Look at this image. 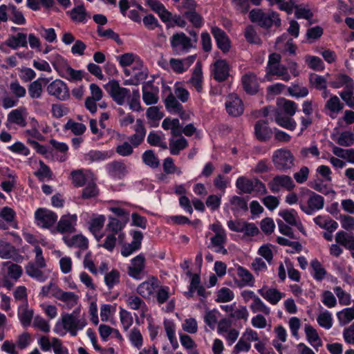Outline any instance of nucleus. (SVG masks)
<instances>
[{
	"label": "nucleus",
	"instance_id": "63",
	"mask_svg": "<svg viewBox=\"0 0 354 354\" xmlns=\"http://www.w3.org/2000/svg\"><path fill=\"white\" fill-rule=\"evenodd\" d=\"M309 172L308 167L303 166L293 174V177L297 183L302 184L308 180Z\"/></svg>",
	"mask_w": 354,
	"mask_h": 354
},
{
	"label": "nucleus",
	"instance_id": "55",
	"mask_svg": "<svg viewBox=\"0 0 354 354\" xmlns=\"http://www.w3.org/2000/svg\"><path fill=\"white\" fill-rule=\"evenodd\" d=\"M108 158L107 152L100 151H90L84 155V159L90 162L104 160Z\"/></svg>",
	"mask_w": 354,
	"mask_h": 354
},
{
	"label": "nucleus",
	"instance_id": "45",
	"mask_svg": "<svg viewBox=\"0 0 354 354\" xmlns=\"http://www.w3.org/2000/svg\"><path fill=\"white\" fill-rule=\"evenodd\" d=\"M78 298V296L73 292L62 291L58 299L64 302L68 308H71L77 304Z\"/></svg>",
	"mask_w": 354,
	"mask_h": 354
},
{
	"label": "nucleus",
	"instance_id": "64",
	"mask_svg": "<svg viewBox=\"0 0 354 354\" xmlns=\"http://www.w3.org/2000/svg\"><path fill=\"white\" fill-rule=\"evenodd\" d=\"M10 89L12 93L17 98H21L26 95V88L20 85L18 81H15L10 83Z\"/></svg>",
	"mask_w": 354,
	"mask_h": 354
},
{
	"label": "nucleus",
	"instance_id": "14",
	"mask_svg": "<svg viewBox=\"0 0 354 354\" xmlns=\"http://www.w3.org/2000/svg\"><path fill=\"white\" fill-rule=\"evenodd\" d=\"M212 34L216 40L217 47L223 53L229 52L231 48V42L226 32L221 28L215 26L212 28Z\"/></svg>",
	"mask_w": 354,
	"mask_h": 354
},
{
	"label": "nucleus",
	"instance_id": "35",
	"mask_svg": "<svg viewBox=\"0 0 354 354\" xmlns=\"http://www.w3.org/2000/svg\"><path fill=\"white\" fill-rule=\"evenodd\" d=\"M317 322L320 327L326 330L330 329L333 324L332 313L327 310L321 311L317 317Z\"/></svg>",
	"mask_w": 354,
	"mask_h": 354
},
{
	"label": "nucleus",
	"instance_id": "31",
	"mask_svg": "<svg viewBox=\"0 0 354 354\" xmlns=\"http://www.w3.org/2000/svg\"><path fill=\"white\" fill-rule=\"evenodd\" d=\"M109 174L113 177L121 178L126 174V166L120 161H113L107 165Z\"/></svg>",
	"mask_w": 354,
	"mask_h": 354
},
{
	"label": "nucleus",
	"instance_id": "21",
	"mask_svg": "<svg viewBox=\"0 0 354 354\" xmlns=\"http://www.w3.org/2000/svg\"><path fill=\"white\" fill-rule=\"evenodd\" d=\"M126 303L129 308L140 310L141 317H145L148 308L143 299L136 295H131L127 296Z\"/></svg>",
	"mask_w": 354,
	"mask_h": 354
},
{
	"label": "nucleus",
	"instance_id": "13",
	"mask_svg": "<svg viewBox=\"0 0 354 354\" xmlns=\"http://www.w3.org/2000/svg\"><path fill=\"white\" fill-rule=\"evenodd\" d=\"M260 295L271 305H277L281 299L285 297V293L275 288L267 286H263L258 290Z\"/></svg>",
	"mask_w": 354,
	"mask_h": 354
},
{
	"label": "nucleus",
	"instance_id": "59",
	"mask_svg": "<svg viewBox=\"0 0 354 354\" xmlns=\"http://www.w3.org/2000/svg\"><path fill=\"white\" fill-rule=\"evenodd\" d=\"M322 301L324 306L329 308L335 307L337 304L335 295L329 290H325L322 293Z\"/></svg>",
	"mask_w": 354,
	"mask_h": 354
},
{
	"label": "nucleus",
	"instance_id": "24",
	"mask_svg": "<svg viewBox=\"0 0 354 354\" xmlns=\"http://www.w3.org/2000/svg\"><path fill=\"white\" fill-rule=\"evenodd\" d=\"M314 222L319 227L333 232L338 227V223L328 216L319 215L313 218Z\"/></svg>",
	"mask_w": 354,
	"mask_h": 354
},
{
	"label": "nucleus",
	"instance_id": "3",
	"mask_svg": "<svg viewBox=\"0 0 354 354\" xmlns=\"http://www.w3.org/2000/svg\"><path fill=\"white\" fill-rule=\"evenodd\" d=\"M249 18L252 22L265 28H270L272 25L279 27L281 24L279 14L274 11L266 13L261 9H253L249 13Z\"/></svg>",
	"mask_w": 354,
	"mask_h": 354
},
{
	"label": "nucleus",
	"instance_id": "32",
	"mask_svg": "<svg viewBox=\"0 0 354 354\" xmlns=\"http://www.w3.org/2000/svg\"><path fill=\"white\" fill-rule=\"evenodd\" d=\"M42 81L46 83L48 82L46 79H37L28 85V91L30 98L39 99L41 97L43 93Z\"/></svg>",
	"mask_w": 354,
	"mask_h": 354
},
{
	"label": "nucleus",
	"instance_id": "53",
	"mask_svg": "<svg viewBox=\"0 0 354 354\" xmlns=\"http://www.w3.org/2000/svg\"><path fill=\"white\" fill-rule=\"evenodd\" d=\"M120 272L117 270H112L107 273L104 277V281L109 289L119 283L120 282Z\"/></svg>",
	"mask_w": 354,
	"mask_h": 354
},
{
	"label": "nucleus",
	"instance_id": "57",
	"mask_svg": "<svg viewBox=\"0 0 354 354\" xmlns=\"http://www.w3.org/2000/svg\"><path fill=\"white\" fill-rule=\"evenodd\" d=\"M336 142L339 145L349 147L354 142V135L351 131H344L340 134Z\"/></svg>",
	"mask_w": 354,
	"mask_h": 354
},
{
	"label": "nucleus",
	"instance_id": "25",
	"mask_svg": "<svg viewBox=\"0 0 354 354\" xmlns=\"http://www.w3.org/2000/svg\"><path fill=\"white\" fill-rule=\"evenodd\" d=\"M5 44L15 50L19 46L27 47V35L23 32H19L16 35H10L6 40Z\"/></svg>",
	"mask_w": 354,
	"mask_h": 354
},
{
	"label": "nucleus",
	"instance_id": "52",
	"mask_svg": "<svg viewBox=\"0 0 354 354\" xmlns=\"http://www.w3.org/2000/svg\"><path fill=\"white\" fill-rule=\"evenodd\" d=\"M33 317V310L27 308V304L23 307L21 312L19 313V318L24 327L30 326Z\"/></svg>",
	"mask_w": 354,
	"mask_h": 354
},
{
	"label": "nucleus",
	"instance_id": "18",
	"mask_svg": "<svg viewBox=\"0 0 354 354\" xmlns=\"http://www.w3.org/2000/svg\"><path fill=\"white\" fill-rule=\"evenodd\" d=\"M279 215L289 225L295 226L301 232H304V227L298 216L297 212L293 209L281 210Z\"/></svg>",
	"mask_w": 354,
	"mask_h": 354
},
{
	"label": "nucleus",
	"instance_id": "7",
	"mask_svg": "<svg viewBox=\"0 0 354 354\" xmlns=\"http://www.w3.org/2000/svg\"><path fill=\"white\" fill-rule=\"evenodd\" d=\"M79 309H75L71 314H64L62 316V322L65 330L68 331L72 336L77 335V331L82 330L86 324L84 319H80Z\"/></svg>",
	"mask_w": 354,
	"mask_h": 354
},
{
	"label": "nucleus",
	"instance_id": "58",
	"mask_svg": "<svg viewBox=\"0 0 354 354\" xmlns=\"http://www.w3.org/2000/svg\"><path fill=\"white\" fill-rule=\"evenodd\" d=\"M330 85L335 88L345 86V89H346L348 86H353V80L348 76L341 75L337 77L336 81L332 82Z\"/></svg>",
	"mask_w": 354,
	"mask_h": 354
},
{
	"label": "nucleus",
	"instance_id": "60",
	"mask_svg": "<svg viewBox=\"0 0 354 354\" xmlns=\"http://www.w3.org/2000/svg\"><path fill=\"white\" fill-rule=\"evenodd\" d=\"M120 318L124 330H127L133 324V317L131 313L123 308H120Z\"/></svg>",
	"mask_w": 354,
	"mask_h": 354
},
{
	"label": "nucleus",
	"instance_id": "33",
	"mask_svg": "<svg viewBox=\"0 0 354 354\" xmlns=\"http://www.w3.org/2000/svg\"><path fill=\"white\" fill-rule=\"evenodd\" d=\"M312 275L317 281H322L326 276L327 272L322 264L317 259H313L310 263Z\"/></svg>",
	"mask_w": 354,
	"mask_h": 354
},
{
	"label": "nucleus",
	"instance_id": "6",
	"mask_svg": "<svg viewBox=\"0 0 354 354\" xmlns=\"http://www.w3.org/2000/svg\"><path fill=\"white\" fill-rule=\"evenodd\" d=\"M170 43L173 52L178 55H184L195 48L191 37L183 32L174 33L170 38Z\"/></svg>",
	"mask_w": 354,
	"mask_h": 354
},
{
	"label": "nucleus",
	"instance_id": "16",
	"mask_svg": "<svg viewBox=\"0 0 354 354\" xmlns=\"http://www.w3.org/2000/svg\"><path fill=\"white\" fill-rule=\"evenodd\" d=\"M133 241L131 243H126L122 246L121 254L124 257L131 255L133 252L139 250L143 239V234L140 231L133 230L131 232Z\"/></svg>",
	"mask_w": 354,
	"mask_h": 354
},
{
	"label": "nucleus",
	"instance_id": "44",
	"mask_svg": "<svg viewBox=\"0 0 354 354\" xmlns=\"http://www.w3.org/2000/svg\"><path fill=\"white\" fill-rule=\"evenodd\" d=\"M129 339L131 344L137 349L140 350L142 348L143 337L138 328L134 327L131 330L129 334Z\"/></svg>",
	"mask_w": 354,
	"mask_h": 354
},
{
	"label": "nucleus",
	"instance_id": "8",
	"mask_svg": "<svg viewBox=\"0 0 354 354\" xmlns=\"http://www.w3.org/2000/svg\"><path fill=\"white\" fill-rule=\"evenodd\" d=\"M104 87L113 100L118 105H123L126 98L130 95L129 89L120 86L119 82L115 80L109 81Z\"/></svg>",
	"mask_w": 354,
	"mask_h": 354
},
{
	"label": "nucleus",
	"instance_id": "36",
	"mask_svg": "<svg viewBox=\"0 0 354 354\" xmlns=\"http://www.w3.org/2000/svg\"><path fill=\"white\" fill-rule=\"evenodd\" d=\"M337 317L340 326L348 324L354 319V308H346L337 312Z\"/></svg>",
	"mask_w": 354,
	"mask_h": 354
},
{
	"label": "nucleus",
	"instance_id": "30",
	"mask_svg": "<svg viewBox=\"0 0 354 354\" xmlns=\"http://www.w3.org/2000/svg\"><path fill=\"white\" fill-rule=\"evenodd\" d=\"M255 135L260 140H266L270 138L272 134V130L267 123L263 121H258L254 127Z\"/></svg>",
	"mask_w": 354,
	"mask_h": 354
},
{
	"label": "nucleus",
	"instance_id": "48",
	"mask_svg": "<svg viewBox=\"0 0 354 354\" xmlns=\"http://www.w3.org/2000/svg\"><path fill=\"white\" fill-rule=\"evenodd\" d=\"M333 291L341 305L348 306L351 304V296L348 292L344 291L340 286H335L333 288Z\"/></svg>",
	"mask_w": 354,
	"mask_h": 354
},
{
	"label": "nucleus",
	"instance_id": "23",
	"mask_svg": "<svg viewBox=\"0 0 354 354\" xmlns=\"http://www.w3.org/2000/svg\"><path fill=\"white\" fill-rule=\"evenodd\" d=\"M26 113V109L25 107H19L18 109L11 111L8 115V121L12 124H18L20 127H24L26 126L24 114Z\"/></svg>",
	"mask_w": 354,
	"mask_h": 354
},
{
	"label": "nucleus",
	"instance_id": "22",
	"mask_svg": "<svg viewBox=\"0 0 354 354\" xmlns=\"http://www.w3.org/2000/svg\"><path fill=\"white\" fill-rule=\"evenodd\" d=\"M335 241L345 248L351 250L354 257V236L348 234L344 231H339L335 235Z\"/></svg>",
	"mask_w": 354,
	"mask_h": 354
},
{
	"label": "nucleus",
	"instance_id": "43",
	"mask_svg": "<svg viewBox=\"0 0 354 354\" xmlns=\"http://www.w3.org/2000/svg\"><path fill=\"white\" fill-rule=\"evenodd\" d=\"M86 15V11L83 4L75 7L70 11L71 18L74 21L84 22Z\"/></svg>",
	"mask_w": 354,
	"mask_h": 354
},
{
	"label": "nucleus",
	"instance_id": "56",
	"mask_svg": "<svg viewBox=\"0 0 354 354\" xmlns=\"http://www.w3.org/2000/svg\"><path fill=\"white\" fill-rule=\"evenodd\" d=\"M305 62L313 70L321 71L324 68L323 62L318 57L306 55L305 57Z\"/></svg>",
	"mask_w": 354,
	"mask_h": 354
},
{
	"label": "nucleus",
	"instance_id": "1",
	"mask_svg": "<svg viewBox=\"0 0 354 354\" xmlns=\"http://www.w3.org/2000/svg\"><path fill=\"white\" fill-rule=\"evenodd\" d=\"M277 109L272 111L274 112L275 122L281 127L293 131L297 127V122L292 118L298 109L297 104L291 100L283 97H279L277 100ZM266 115L269 114L270 109H266Z\"/></svg>",
	"mask_w": 354,
	"mask_h": 354
},
{
	"label": "nucleus",
	"instance_id": "17",
	"mask_svg": "<svg viewBox=\"0 0 354 354\" xmlns=\"http://www.w3.org/2000/svg\"><path fill=\"white\" fill-rule=\"evenodd\" d=\"M214 78L218 82L225 81L229 77V65L225 59L216 61L212 70Z\"/></svg>",
	"mask_w": 354,
	"mask_h": 354
},
{
	"label": "nucleus",
	"instance_id": "46",
	"mask_svg": "<svg viewBox=\"0 0 354 354\" xmlns=\"http://www.w3.org/2000/svg\"><path fill=\"white\" fill-rule=\"evenodd\" d=\"M250 307L254 313L261 312L265 315H269L270 313V308L267 306L258 297H254Z\"/></svg>",
	"mask_w": 354,
	"mask_h": 354
},
{
	"label": "nucleus",
	"instance_id": "41",
	"mask_svg": "<svg viewBox=\"0 0 354 354\" xmlns=\"http://www.w3.org/2000/svg\"><path fill=\"white\" fill-rule=\"evenodd\" d=\"M3 266H8L7 274L11 279L17 281L21 277L23 274V269L21 266L17 263H11L10 261L4 262Z\"/></svg>",
	"mask_w": 354,
	"mask_h": 354
},
{
	"label": "nucleus",
	"instance_id": "40",
	"mask_svg": "<svg viewBox=\"0 0 354 354\" xmlns=\"http://www.w3.org/2000/svg\"><path fill=\"white\" fill-rule=\"evenodd\" d=\"M142 158L143 162L151 168L155 169L160 165V161L153 150L149 149L145 151L142 153Z\"/></svg>",
	"mask_w": 354,
	"mask_h": 354
},
{
	"label": "nucleus",
	"instance_id": "34",
	"mask_svg": "<svg viewBox=\"0 0 354 354\" xmlns=\"http://www.w3.org/2000/svg\"><path fill=\"white\" fill-rule=\"evenodd\" d=\"M170 153L171 155H178L180 151L186 149L188 146L187 140L183 136L180 138L174 140V138L169 139V142Z\"/></svg>",
	"mask_w": 354,
	"mask_h": 354
},
{
	"label": "nucleus",
	"instance_id": "10",
	"mask_svg": "<svg viewBox=\"0 0 354 354\" xmlns=\"http://www.w3.org/2000/svg\"><path fill=\"white\" fill-rule=\"evenodd\" d=\"M35 218L37 225L49 229L56 223L57 215L48 209L39 208L35 213Z\"/></svg>",
	"mask_w": 354,
	"mask_h": 354
},
{
	"label": "nucleus",
	"instance_id": "37",
	"mask_svg": "<svg viewBox=\"0 0 354 354\" xmlns=\"http://www.w3.org/2000/svg\"><path fill=\"white\" fill-rule=\"evenodd\" d=\"M26 272L29 277L35 278L41 282H43L46 279V277L40 270V268L34 264L32 262L28 263L26 266Z\"/></svg>",
	"mask_w": 354,
	"mask_h": 354
},
{
	"label": "nucleus",
	"instance_id": "15",
	"mask_svg": "<svg viewBox=\"0 0 354 354\" xmlns=\"http://www.w3.org/2000/svg\"><path fill=\"white\" fill-rule=\"evenodd\" d=\"M225 109L229 115L237 117L243 113L242 100L236 94H230L225 102Z\"/></svg>",
	"mask_w": 354,
	"mask_h": 354
},
{
	"label": "nucleus",
	"instance_id": "47",
	"mask_svg": "<svg viewBox=\"0 0 354 354\" xmlns=\"http://www.w3.org/2000/svg\"><path fill=\"white\" fill-rule=\"evenodd\" d=\"M295 15L297 19H310L313 17V12L308 5L299 4L295 9Z\"/></svg>",
	"mask_w": 354,
	"mask_h": 354
},
{
	"label": "nucleus",
	"instance_id": "11",
	"mask_svg": "<svg viewBox=\"0 0 354 354\" xmlns=\"http://www.w3.org/2000/svg\"><path fill=\"white\" fill-rule=\"evenodd\" d=\"M270 189L274 192H279L281 189L291 191L295 187L292 178L285 174L274 176L268 183Z\"/></svg>",
	"mask_w": 354,
	"mask_h": 354
},
{
	"label": "nucleus",
	"instance_id": "50",
	"mask_svg": "<svg viewBox=\"0 0 354 354\" xmlns=\"http://www.w3.org/2000/svg\"><path fill=\"white\" fill-rule=\"evenodd\" d=\"M64 129L71 130L75 135H82L86 129V126L82 123L74 122L69 120L64 125Z\"/></svg>",
	"mask_w": 354,
	"mask_h": 354
},
{
	"label": "nucleus",
	"instance_id": "29",
	"mask_svg": "<svg viewBox=\"0 0 354 354\" xmlns=\"http://www.w3.org/2000/svg\"><path fill=\"white\" fill-rule=\"evenodd\" d=\"M203 73L201 62H198L195 66L194 71L189 80L190 84L196 88L198 92H201L203 89Z\"/></svg>",
	"mask_w": 354,
	"mask_h": 354
},
{
	"label": "nucleus",
	"instance_id": "2",
	"mask_svg": "<svg viewBox=\"0 0 354 354\" xmlns=\"http://www.w3.org/2000/svg\"><path fill=\"white\" fill-rule=\"evenodd\" d=\"M281 59V57L279 54L270 55L266 67V78L267 80L272 81L273 76H277L285 82H288L290 80L287 67L280 63Z\"/></svg>",
	"mask_w": 354,
	"mask_h": 354
},
{
	"label": "nucleus",
	"instance_id": "49",
	"mask_svg": "<svg viewBox=\"0 0 354 354\" xmlns=\"http://www.w3.org/2000/svg\"><path fill=\"white\" fill-rule=\"evenodd\" d=\"M183 15L195 28H201L203 24V17L196 10L193 12H183Z\"/></svg>",
	"mask_w": 354,
	"mask_h": 354
},
{
	"label": "nucleus",
	"instance_id": "42",
	"mask_svg": "<svg viewBox=\"0 0 354 354\" xmlns=\"http://www.w3.org/2000/svg\"><path fill=\"white\" fill-rule=\"evenodd\" d=\"M326 109L331 112L332 114H337L344 108V104L340 102L339 97L333 95L326 102Z\"/></svg>",
	"mask_w": 354,
	"mask_h": 354
},
{
	"label": "nucleus",
	"instance_id": "54",
	"mask_svg": "<svg viewBox=\"0 0 354 354\" xmlns=\"http://www.w3.org/2000/svg\"><path fill=\"white\" fill-rule=\"evenodd\" d=\"M99 191L95 183H88L85 188L82 189V198L88 199L97 196Z\"/></svg>",
	"mask_w": 354,
	"mask_h": 354
},
{
	"label": "nucleus",
	"instance_id": "28",
	"mask_svg": "<svg viewBox=\"0 0 354 354\" xmlns=\"http://www.w3.org/2000/svg\"><path fill=\"white\" fill-rule=\"evenodd\" d=\"M64 243L70 248L77 247L81 250H86L88 247V239L82 234H77L72 236L71 239L64 237Z\"/></svg>",
	"mask_w": 354,
	"mask_h": 354
},
{
	"label": "nucleus",
	"instance_id": "26",
	"mask_svg": "<svg viewBox=\"0 0 354 354\" xmlns=\"http://www.w3.org/2000/svg\"><path fill=\"white\" fill-rule=\"evenodd\" d=\"M156 281L157 279L152 277L151 279L142 282L137 287V292L143 298H149L155 288L157 287V285L154 283Z\"/></svg>",
	"mask_w": 354,
	"mask_h": 354
},
{
	"label": "nucleus",
	"instance_id": "12",
	"mask_svg": "<svg viewBox=\"0 0 354 354\" xmlns=\"http://www.w3.org/2000/svg\"><path fill=\"white\" fill-rule=\"evenodd\" d=\"M77 216L76 214L62 215L57 222L55 230L60 234H72L76 232Z\"/></svg>",
	"mask_w": 354,
	"mask_h": 354
},
{
	"label": "nucleus",
	"instance_id": "38",
	"mask_svg": "<svg viewBox=\"0 0 354 354\" xmlns=\"http://www.w3.org/2000/svg\"><path fill=\"white\" fill-rule=\"evenodd\" d=\"M259 91V83L254 75H245V91L250 95L255 94Z\"/></svg>",
	"mask_w": 354,
	"mask_h": 354
},
{
	"label": "nucleus",
	"instance_id": "61",
	"mask_svg": "<svg viewBox=\"0 0 354 354\" xmlns=\"http://www.w3.org/2000/svg\"><path fill=\"white\" fill-rule=\"evenodd\" d=\"M288 92L290 95L296 97H304L308 94V90L305 86H300L297 84L288 87Z\"/></svg>",
	"mask_w": 354,
	"mask_h": 354
},
{
	"label": "nucleus",
	"instance_id": "51",
	"mask_svg": "<svg viewBox=\"0 0 354 354\" xmlns=\"http://www.w3.org/2000/svg\"><path fill=\"white\" fill-rule=\"evenodd\" d=\"M109 221L106 225V230L113 232V234H118V232H121L127 223H125V221L122 222L118 219L111 216L109 217Z\"/></svg>",
	"mask_w": 354,
	"mask_h": 354
},
{
	"label": "nucleus",
	"instance_id": "39",
	"mask_svg": "<svg viewBox=\"0 0 354 354\" xmlns=\"http://www.w3.org/2000/svg\"><path fill=\"white\" fill-rule=\"evenodd\" d=\"M165 104L167 110L171 113H176L183 109V105L171 93L165 100Z\"/></svg>",
	"mask_w": 354,
	"mask_h": 354
},
{
	"label": "nucleus",
	"instance_id": "20",
	"mask_svg": "<svg viewBox=\"0 0 354 354\" xmlns=\"http://www.w3.org/2000/svg\"><path fill=\"white\" fill-rule=\"evenodd\" d=\"M304 333L308 342L316 350L318 351L322 346V341L317 330L310 324L304 326Z\"/></svg>",
	"mask_w": 354,
	"mask_h": 354
},
{
	"label": "nucleus",
	"instance_id": "19",
	"mask_svg": "<svg viewBox=\"0 0 354 354\" xmlns=\"http://www.w3.org/2000/svg\"><path fill=\"white\" fill-rule=\"evenodd\" d=\"M267 192L266 185L258 179L245 181V193L251 194L254 196L264 194Z\"/></svg>",
	"mask_w": 354,
	"mask_h": 354
},
{
	"label": "nucleus",
	"instance_id": "5",
	"mask_svg": "<svg viewBox=\"0 0 354 354\" xmlns=\"http://www.w3.org/2000/svg\"><path fill=\"white\" fill-rule=\"evenodd\" d=\"M299 205L300 209L305 214L312 215L324 207V199L321 195L308 191L306 200L301 199L299 201Z\"/></svg>",
	"mask_w": 354,
	"mask_h": 354
},
{
	"label": "nucleus",
	"instance_id": "27",
	"mask_svg": "<svg viewBox=\"0 0 354 354\" xmlns=\"http://www.w3.org/2000/svg\"><path fill=\"white\" fill-rule=\"evenodd\" d=\"M142 100L147 105L155 104L158 101L157 91H153L152 84H145L142 86Z\"/></svg>",
	"mask_w": 354,
	"mask_h": 354
},
{
	"label": "nucleus",
	"instance_id": "9",
	"mask_svg": "<svg viewBox=\"0 0 354 354\" xmlns=\"http://www.w3.org/2000/svg\"><path fill=\"white\" fill-rule=\"evenodd\" d=\"M48 93L59 100L65 101L70 97L69 88L66 84L59 79L50 82L46 88Z\"/></svg>",
	"mask_w": 354,
	"mask_h": 354
},
{
	"label": "nucleus",
	"instance_id": "62",
	"mask_svg": "<svg viewBox=\"0 0 354 354\" xmlns=\"http://www.w3.org/2000/svg\"><path fill=\"white\" fill-rule=\"evenodd\" d=\"M353 86H348L346 89L340 92L339 95L348 106L354 109V95L353 94Z\"/></svg>",
	"mask_w": 354,
	"mask_h": 354
},
{
	"label": "nucleus",
	"instance_id": "4",
	"mask_svg": "<svg viewBox=\"0 0 354 354\" xmlns=\"http://www.w3.org/2000/svg\"><path fill=\"white\" fill-rule=\"evenodd\" d=\"M272 160L274 167L281 171L290 169L295 165V157L287 149H279L273 152Z\"/></svg>",
	"mask_w": 354,
	"mask_h": 354
}]
</instances>
